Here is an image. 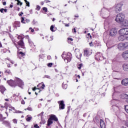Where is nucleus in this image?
Listing matches in <instances>:
<instances>
[{"label":"nucleus","instance_id":"30","mask_svg":"<svg viewBox=\"0 0 128 128\" xmlns=\"http://www.w3.org/2000/svg\"><path fill=\"white\" fill-rule=\"evenodd\" d=\"M30 120H32V116H30V115H28L27 118H26V120L27 122H30Z\"/></svg>","mask_w":128,"mask_h":128},{"label":"nucleus","instance_id":"53","mask_svg":"<svg viewBox=\"0 0 128 128\" xmlns=\"http://www.w3.org/2000/svg\"><path fill=\"white\" fill-rule=\"evenodd\" d=\"M39 116H44V112H42L40 114H39Z\"/></svg>","mask_w":128,"mask_h":128},{"label":"nucleus","instance_id":"6","mask_svg":"<svg viewBox=\"0 0 128 128\" xmlns=\"http://www.w3.org/2000/svg\"><path fill=\"white\" fill-rule=\"evenodd\" d=\"M120 34L122 36H128V28H124L120 29L119 30Z\"/></svg>","mask_w":128,"mask_h":128},{"label":"nucleus","instance_id":"38","mask_svg":"<svg viewBox=\"0 0 128 128\" xmlns=\"http://www.w3.org/2000/svg\"><path fill=\"white\" fill-rule=\"evenodd\" d=\"M43 10H44L45 12H48V8L44 7L42 8Z\"/></svg>","mask_w":128,"mask_h":128},{"label":"nucleus","instance_id":"29","mask_svg":"<svg viewBox=\"0 0 128 128\" xmlns=\"http://www.w3.org/2000/svg\"><path fill=\"white\" fill-rule=\"evenodd\" d=\"M0 12H2V14H3L4 12H8V10L7 9H4V8H2L0 10Z\"/></svg>","mask_w":128,"mask_h":128},{"label":"nucleus","instance_id":"64","mask_svg":"<svg viewBox=\"0 0 128 128\" xmlns=\"http://www.w3.org/2000/svg\"><path fill=\"white\" fill-rule=\"evenodd\" d=\"M5 100H6V102H8V98L5 99Z\"/></svg>","mask_w":128,"mask_h":128},{"label":"nucleus","instance_id":"59","mask_svg":"<svg viewBox=\"0 0 128 128\" xmlns=\"http://www.w3.org/2000/svg\"><path fill=\"white\" fill-rule=\"evenodd\" d=\"M6 2H3V6H6Z\"/></svg>","mask_w":128,"mask_h":128},{"label":"nucleus","instance_id":"34","mask_svg":"<svg viewBox=\"0 0 128 128\" xmlns=\"http://www.w3.org/2000/svg\"><path fill=\"white\" fill-rule=\"evenodd\" d=\"M78 70H80L82 68V64H79L78 66Z\"/></svg>","mask_w":128,"mask_h":128},{"label":"nucleus","instance_id":"24","mask_svg":"<svg viewBox=\"0 0 128 128\" xmlns=\"http://www.w3.org/2000/svg\"><path fill=\"white\" fill-rule=\"evenodd\" d=\"M28 44L30 46H31V48H34V46H34V42H32V41L31 40H28Z\"/></svg>","mask_w":128,"mask_h":128},{"label":"nucleus","instance_id":"8","mask_svg":"<svg viewBox=\"0 0 128 128\" xmlns=\"http://www.w3.org/2000/svg\"><path fill=\"white\" fill-rule=\"evenodd\" d=\"M16 86H18L20 88H22L24 86V82L20 78H16Z\"/></svg>","mask_w":128,"mask_h":128},{"label":"nucleus","instance_id":"44","mask_svg":"<svg viewBox=\"0 0 128 128\" xmlns=\"http://www.w3.org/2000/svg\"><path fill=\"white\" fill-rule=\"evenodd\" d=\"M19 54H20L22 56H24V53L22 52H19Z\"/></svg>","mask_w":128,"mask_h":128},{"label":"nucleus","instance_id":"13","mask_svg":"<svg viewBox=\"0 0 128 128\" xmlns=\"http://www.w3.org/2000/svg\"><path fill=\"white\" fill-rule=\"evenodd\" d=\"M122 28H128V20H124L122 23H120Z\"/></svg>","mask_w":128,"mask_h":128},{"label":"nucleus","instance_id":"9","mask_svg":"<svg viewBox=\"0 0 128 128\" xmlns=\"http://www.w3.org/2000/svg\"><path fill=\"white\" fill-rule=\"evenodd\" d=\"M7 84L10 85V86H13L14 88H16V80L14 81L12 80H8Z\"/></svg>","mask_w":128,"mask_h":128},{"label":"nucleus","instance_id":"28","mask_svg":"<svg viewBox=\"0 0 128 128\" xmlns=\"http://www.w3.org/2000/svg\"><path fill=\"white\" fill-rule=\"evenodd\" d=\"M122 98H125L126 100H128V95L126 94H123L122 95Z\"/></svg>","mask_w":128,"mask_h":128},{"label":"nucleus","instance_id":"52","mask_svg":"<svg viewBox=\"0 0 128 128\" xmlns=\"http://www.w3.org/2000/svg\"><path fill=\"white\" fill-rule=\"evenodd\" d=\"M25 22H26H26H27V24H28V22H30V20L26 19Z\"/></svg>","mask_w":128,"mask_h":128},{"label":"nucleus","instance_id":"25","mask_svg":"<svg viewBox=\"0 0 128 128\" xmlns=\"http://www.w3.org/2000/svg\"><path fill=\"white\" fill-rule=\"evenodd\" d=\"M16 28H20V22H14Z\"/></svg>","mask_w":128,"mask_h":128},{"label":"nucleus","instance_id":"18","mask_svg":"<svg viewBox=\"0 0 128 128\" xmlns=\"http://www.w3.org/2000/svg\"><path fill=\"white\" fill-rule=\"evenodd\" d=\"M100 128H106V124L102 120H100Z\"/></svg>","mask_w":128,"mask_h":128},{"label":"nucleus","instance_id":"33","mask_svg":"<svg viewBox=\"0 0 128 128\" xmlns=\"http://www.w3.org/2000/svg\"><path fill=\"white\" fill-rule=\"evenodd\" d=\"M54 25L51 26L50 28V30L51 32H56V30H54Z\"/></svg>","mask_w":128,"mask_h":128},{"label":"nucleus","instance_id":"55","mask_svg":"<svg viewBox=\"0 0 128 128\" xmlns=\"http://www.w3.org/2000/svg\"><path fill=\"white\" fill-rule=\"evenodd\" d=\"M10 62L11 64H14V60H10Z\"/></svg>","mask_w":128,"mask_h":128},{"label":"nucleus","instance_id":"42","mask_svg":"<svg viewBox=\"0 0 128 128\" xmlns=\"http://www.w3.org/2000/svg\"><path fill=\"white\" fill-rule=\"evenodd\" d=\"M62 86L64 88L65 90L66 88L68 85L67 84H62Z\"/></svg>","mask_w":128,"mask_h":128},{"label":"nucleus","instance_id":"16","mask_svg":"<svg viewBox=\"0 0 128 128\" xmlns=\"http://www.w3.org/2000/svg\"><path fill=\"white\" fill-rule=\"evenodd\" d=\"M122 84L126 86H128V78H124L122 80Z\"/></svg>","mask_w":128,"mask_h":128},{"label":"nucleus","instance_id":"62","mask_svg":"<svg viewBox=\"0 0 128 128\" xmlns=\"http://www.w3.org/2000/svg\"><path fill=\"white\" fill-rule=\"evenodd\" d=\"M40 4H42V6H44V2H41Z\"/></svg>","mask_w":128,"mask_h":128},{"label":"nucleus","instance_id":"3","mask_svg":"<svg viewBox=\"0 0 128 128\" xmlns=\"http://www.w3.org/2000/svg\"><path fill=\"white\" fill-rule=\"evenodd\" d=\"M18 44H16V43L14 42V45L16 46L18 50H20V46L22 48H24V40L22 39H21L18 41Z\"/></svg>","mask_w":128,"mask_h":128},{"label":"nucleus","instance_id":"14","mask_svg":"<svg viewBox=\"0 0 128 128\" xmlns=\"http://www.w3.org/2000/svg\"><path fill=\"white\" fill-rule=\"evenodd\" d=\"M116 8V12H120L122 10V5L120 4H117L115 6Z\"/></svg>","mask_w":128,"mask_h":128},{"label":"nucleus","instance_id":"43","mask_svg":"<svg viewBox=\"0 0 128 128\" xmlns=\"http://www.w3.org/2000/svg\"><path fill=\"white\" fill-rule=\"evenodd\" d=\"M44 78H49L50 79V76H48V75H45L44 76Z\"/></svg>","mask_w":128,"mask_h":128},{"label":"nucleus","instance_id":"46","mask_svg":"<svg viewBox=\"0 0 128 128\" xmlns=\"http://www.w3.org/2000/svg\"><path fill=\"white\" fill-rule=\"evenodd\" d=\"M36 10H40V6H37Z\"/></svg>","mask_w":128,"mask_h":128},{"label":"nucleus","instance_id":"61","mask_svg":"<svg viewBox=\"0 0 128 128\" xmlns=\"http://www.w3.org/2000/svg\"><path fill=\"white\" fill-rule=\"evenodd\" d=\"M77 78H80V75H78Z\"/></svg>","mask_w":128,"mask_h":128},{"label":"nucleus","instance_id":"26","mask_svg":"<svg viewBox=\"0 0 128 128\" xmlns=\"http://www.w3.org/2000/svg\"><path fill=\"white\" fill-rule=\"evenodd\" d=\"M52 122H53L52 120L49 118V119L48 120L47 126H50L51 124H52Z\"/></svg>","mask_w":128,"mask_h":128},{"label":"nucleus","instance_id":"5","mask_svg":"<svg viewBox=\"0 0 128 128\" xmlns=\"http://www.w3.org/2000/svg\"><path fill=\"white\" fill-rule=\"evenodd\" d=\"M95 58L97 60H104V58L102 56V54L100 52H98L95 55Z\"/></svg>","mask_w":128,"mask_h":128},{"label":"nucleus","instance_id":"37","mask_svg":"<svg viewBox=\"0 0 128 128\" xmlns=\"http://www.w3.org/2000/svg\"><path fill=\"white\" fill-rule=\"evenodd\" d=\"M27 6H30V2H28L26 0H24Z\"/></svg>","mask_w":128,"mask_h":128},{"label":"nucleus","instance_id":"63","mask_svg":"<svg viewBox=\"0 0 128 128\" xmlns=\"http://www.w3.org/2000/svg\"><path fill=\"white\" fill-rule=\"evenodd\" d=\"M31 32H34V29H32Z\"/></svg>","mask_w":128,"mask_h":128},{"label":"nucleus","instance_id":"35","mask_svg":"<svg viewBox=\"0 0 128 128\" xmlns=\"http://www.w3.org/2000/svg\"><path fill=\"white\" fill-rule=\"evenodd\" d=\"M125 110L127 114H128V105L125 106Z\"/></svg>","mask_w":128,"mask_h":128},{"label":"nucleus","instance_id":"21","mask_svg":"<svg viewBox=\"0 0 128 128\" xmlns=\"http://www.w3.org/2000/svg\"><path fill=\"white\" fill-rule=\"evenodd\" d=\"M6 90V89L3 86H0V92H2V94H4V92Z\"/></svg>","mask_w":128,"mask_h":128},{"label":"nucleus","instance_id":"31","mask_svg":"<svg viewBox=\"0 0 128 128\" xmlns=\"http://www.w3.org/2000/svg\"><path fill=\"white\" fill-rule=\"evenodd\" d=\"M9 110L12 112V110H16L14 107L9 106Z\"/></svg>","mask_w":128,"mask_h":128},{"label":"nucleus","instance_id":"20","mask_svg":"<svg viewBox=\"0 0 128 128\" xmlns=\"http://www.w3.org/2000/svg\"><path fill=\"white\" fill-rule=\"evenodd\" d=\"M50 118L52 120H54V122H58V118L55 115H51Z\"/></svg>","mask_w":128,"mask_h":128},{"label":"nucleus","instance_id":"4","mask_svg":"<svg viewBox=\"0 0 128 128\" xmlns=\"http://www.w3.org/2000/svg\"><path fill=\"white\" fill-rule=\"evenodd\" d=\"M128 48V42L125 43H120L118 44V48L119 50H125V48Z\"/></svg>","mask_w":128,"mask_h":128},{"label":"nucleus","instance_id":"50","mask_svg":"<svg viewBox=\"0 0 128 128\" xmlns=\"http://www.w3.org/2000/svg\"><path fill=\"white\" fill-rule=\"evenodd\" d=\"M21 104H26V102H24V100H22V102H21Z\"/></svg>","mask_w":128,"mask_h":128},{"label":"nucleus","instance_id":"2","mask_svg":"<svg viewBox=\"0 0 128 128\" xmlns=\"http://www.w3.org/2000/svg\"><path fill=\"white\" fill-rule=\"evenodd\" d=\"M65 56L66 57H64V54L63 53L62 55V57L64 59L65 62H70L72 60V54L68 53Z\"/></svg>","mask_w":128,"mask_h":128},{"label":"nucleus","instance_id":"19","mask_svg":"<svg viewBox=\"0 0 128 128\" xmlns=\"http://www.w3.org/2000/svg\"><path fill=\"white\" fill-rule=\"evenodd\" d=\"M112 110L114 111L115 112H118L120 110V108H118V107L114 105L112 106Z\"/></svg>","mask_w":128,"mask_h":128},{"label":"nucleus","instance_id":"51","mask_svg":"<svg viewBox=\"0 0 128 128\" xmlns=\"http://www.w3.org/2000/svg\"><path fill=\"white\" fill-rule=\"evenodd\" d=\"M89 44L90 46H94V44H92V42H90Z\"/></svg>","mask_w":128,"mask_h":128},{"label":"nucleus","instance_id":"22","mask_svg":"<svg viewBox=\"0 0 128 128\" xmlns=\"http://www.w3.org/2000/svg\"><path fill=\"white\" fill-rule=\"evenodd\" d=\"M124 36L125 35L120 34V36L118 37L119 40H120L121 42H123V40H126V38Z\"/></svg>","mask_w":128,"mask_h":128},{"label":"nucleus","instance_id":"40","mask_svg":"<svg viewBox=\"0 0 128 128\" xmlns=\"http://www.w3.org/2000/svg\"><path fill=\"white\" fill-rule=\"evenodd\" d=\"M48 68H52V63H48Z\"/></svg>","mask_w":128,"mask_h":128},{"label":"nucleus","instance_id":"54","mask_svg":"<svg viewBox=\"0 0 128 128\" xmlns=\"http://www.w3.org/2000/svg\"><path fill=\"white\" fill-rule=\"evenodd\" d=\"M65 24V26H67V27L70 26V24Z\"/></svg>","mask_w":128,"mask_h":128},{"label":"nucleus","instance_id":"11","mask_svg":"<svg viewBox=\"0 0 128 128\" xmlns=\"http://www.w3.org/2000/svg\"><path fill=\"white\" fill-rule=\"evenodd\" d=\"M104 12L102 13V16L104 18H108L110 16V12L108 10H105Z\"/></svg>","mask_w":128,"mask_h":128},{"label":"nucleus","instance_id":"58","mask_svg":"<svg viewBox=\"0 0 128 128\" xmlns=\"http://www.w3.org/2000/svg\"><path fill=\"white\" fill-rule=\"evenodd\" d=\"M48 60H50V58H52L50 57V56H48Z\"/></svg>","mask_w":128,"mask_h":128},{"label":"nucleus","instance_id":"39","mask_svg":"<svg viewBox=\"0 0 128 128\" xmlns=\"http://www.w3.org/2000/svg\"><path fill=\"white\" fill-rule=\"evenodd\" d=\"M12 122L14 124H18V120L16 119H13Z\"/></svg>","mask_w":128,"mask_h":128},{"label":"nucleus","instance_id":"15","mask_svg":"<svg viewBox=\"0 0 128 128\" xmlns=\"http://www.w3.org/2000/svg\"><path fill=\"white\" fill-rule=\"evenodd\" d=\"M2 124H4L6 126H7L8 128H12V126H10V122L8 121L4 120L2 122Z\"/></svg>","mask_w":128,"mask_h":128},{"label":"nucleus","instance_id":"57","mask_svg":"<svg viewBox=\"0 0 128 128\" xmlns=\"http://www.w3.org/2000/svg\"><path fill=\"white\" fill-rule=\"evenodd\" d=\"M36 90H38V88H36V87H34V88H32V90L34 92Z\"/></svg>","mask_w":128,"mask_h":128},{"label":"nucleus","instance_id":"27","mask_svg":"<svg viewBox=\"0 0 128 128\" xmlns=\"http://www.w3.org/2000/svg\"><path fill=\"white\" fill-rule=\"evenodd\" d=\"M84 56H90V53L88 52V50H84Z\"/></svg>","mask_w":128,"mask_h":128},{"label":"nucleus","instance_id":"1","mask_svg":"<svg viewBox=\"0 0 128 128\" xmlns=\"http://www.w3.org/2000/svg\"><path fill=\"white\" fill-rule=\"evenodd\" d=\"M115 20L119 24H122V22L124 20V14L122 13L118 14Z\"/></svg>","mask_w":128,"mask_h":128},{"label":"nucleus","instance_id":"10","mask_svg":"<svg viewBox=\"0 0 128 128\" xmlns=\"http://www.w3.org/2000/svg\"><path fill=\"white\" fill-rule=\"evenodd\" d=\"M58 104H59L60 110H64L66 105L64 104V100L58 101Z\"/></svg>","mask_w":128,"mask_h":128},{"label":"nucleus","instance_id":"48","mask_svg":"<svg viewBox=\"0 0 128 128\" xmlns=\"http://www.w3.org/2000/svg\"><path fill=\"white\" fill-rule=\"evenodd\" d=\"M68 40H70L71 42H72V40H74L72 39V38H68Z\"/></svg>","mask_w":128,"mask_h":128},{"label":"nucleus","instance_id":"32","mask_svg":"<svg viewBox=\"0 0 128 128\" xmlns=\"http://www.w3.org/2000/svg\"><path fill=\"white\" fill-rule=\"evenodd\" d=\"M21 22H22V24H26V20H24V17L21 18Z\"/></svg>","mask_w":128,"mask_h":128},{"label":"nucleus","instance_id":"49","mask_svg":"<svg viewBox=\"0 0 128 128\" xmlns=\"http://www.w3.org/2000/svg\"><path fill=\"white\" fill-rule=\"evenodd\" d=\"M22 14H24V12H20V13L18 14L19 16H22Z\"/></svg>","mask_w":128,"mask_h":128},{"label":"nucleus","instance_id":"7","mask_svg":"<svg viewBox=\"0 0 128 128\" xmlns=\"http://www.w3.org/2000/svg\"><path fill=\"white\" fill-rule=\"evenodd\" d=\"M118 34V31L116 28H112L110 30L109 34L110 36H116V35Z\"/></svg>","mask_w":128,"mask_h":128},{"label":"nucleus","instance_id":"47","mask_svg":"<svg viewBox=\"0 0 128 128\" xmlns=\"http://www.w3.org/2000/svg\"><path fill=\"white\" fill-rule=\"evenodd\" d=\"M34 128H39L40 126H38V124H36L34 126Z\"/></svg>","mask_w":128,"mask_h":128},{"label":"nucleus","instance_id":"23","mask_svg":"<svg viewBox=\"0 0 128 128\" xmlns=\"http://www.w3.org/2000/svg\"><path fill=\"white\" fill-rule=\"evenodd\" d=\"M45 38L48 40V42H50V40H54V36H51L50 38L48 37V36H45Z\"/></svg>","mask_w":128,"mask_h":128},{"label":"nucleus","instance_id":"36","mask_svg":"<svg viewBox=\"0 0 128 128\" xmlns=\"http://www.w3.org/2000/svg\"><path fill=\"white\" fill-rule=\"evenodd\" d=\"M18 2H17V4L18 6L20 4V6H22V3L20 2V1L18 0H16Z\"/></svg>","mask_w":128,"mask_h":128},{"label":"nucleus","instance_id":"60","mask_svg":"<svg viewBox=\"0 0 128 128\" xmlns=\"http://www.w3.org/2000/svg\"><path fill=\"white\" fill-rule=\"evenodd\" d=\"M7 66L8 68H10V64H8Z\"/></svg>","mask_w":128,"mask_h":128},{"label":"nucleus","instance_id":"17","mask_svg":"<svg viewBox=\"0 0 128 128\" xmlns=\"http://www.w3.org/2000/svg\"><path fill=\"white\" fill-rule=\"evenodd\" d=\"M122 67L124 72H128V63L123 64Z\"/></svg>","mask_w":128,"mask_h":128},{"label":"nucleus","instance_id":"41","mask_svg":"<svg viewBox=\"0 0 128 128\" xmlns=\"http://www.w3.org/2000/svg\"><path fill=\"white\" fill-rule=\"evenodd\" d=\"M5 72H6L8 74H12V72H10V70H6L5 71Z\"/></svg>","mask_w":128,"mask_h":128},{"label":"nucleus","instance_id":"12","mask_svg":"<svg viewBox=\"0 0 128 128\" xmlns=\"http://www.w3.org/2000/svg\"><path fill=\"white\" fill-rule=\"evenodd\" d=\"M122 56L124 60H128V50L124 52L122 54Z\"/></svg>","mask_w":128,"mask_h":128},{"label":"nucleus","instance_id":"56","mask_svg":"<svg viewBox=\"0 0 128 128\" xmlns=\"http://www.w3.org/2000/svg\"><path fill=\"white\" fill-rule=\"evenodd\" d=\"M72 32H76V28H74V29H72Z\"/></svg>","mask_w":128,"mask_h":128},{"label":"nucleus","instance_id":"45","mask_svg":"<svg viewBox=\"0 0 128 128\" xmlns=\"http://www.w3.org/2000/svg\"><path fill=\"white\" fill-rule=\"evenodd\" d=\"M27 110H30V112H32V108L30 107H28L27 108H26Z\"/></svg>","mask_w":128,"mask_h":128}]
</instances>
